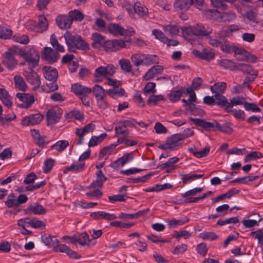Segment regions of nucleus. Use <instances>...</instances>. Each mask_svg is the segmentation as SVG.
<instances>
[{
    "label": "nucleus",
    "mask_w": 263,
    "mask_h": 263,
    "mask_svg": "<svg viewBox=\"0 0 263 263\" xmlns=\"http://www.w3.org/2000/svg\"><path fill=\"white\" fill-rule=\"evenodd\" d=\"M68 49L70 52H76L77 49L86 51L89 49V45L78 34L66 32L64 35Z\"/></svg>",
    "instance_id": "1"
},
{
    "label": "nucleus",
    "mask_w": 263,
    "mask_h": 263,
    "mask_svg": "<svg viewBox=\"0 0 263 263\" xmlns=\"http://www.w3.org/2000/svg\"><path fill=\"white\" fill-rule=\"evenodd\" d=\"M18 54L25 60L21 64L22 66L27 65L28 68H34L38 65L40 55L34 47H29L26 50L18 47Z\"/></svg>",
    "instance_id": "2"
},
{
    "label": "nucleus",
    "mask_w": 263,
    "mask_h": 263,
    "mask_svg": "<svg viewBox=\"0 0 263 263\" xmlns=\"http://www.w3.org/2000/svg\"><path fill=\"white\" fill-rule=\"evenodd\" d=\"M204 14L207 18L219 23L233 22L237 17L236 13L233 11L220 12L215 9H207L205 10Z\"/></svg>",
    "instance_id": "3"
},
{
    "label": "nucleus",
    "mask_w": 263,
    "mask_h": 263,
    "mask_svg": "<svg viewBox=\"0 0 263 263\" xmlns=\"http://www.w3.org/2000/svg\"><path fill=\"white\" fill-rule=\"evenodd\" d=\"M18 47L13 46L3 54L2 63L9 70H14L17 65V60L14 55L18 54Z\"/></svg>",
    "instance_id": "4"
},
{
    "label": "nucleus",
    "mask_w": 263,
    "mask_h": 263,
    "mask_svg": "<svg viewBox=\"0 0 263 263\" xmlns=\"http://www.w3.org/2000/svg\"><path fill=\"white\" fill-rule=\"evenodd\" d=\"M116 69V67L112 64L99 66L95 70L94 78L95 81L97 82H100L104 79H108L115 73Z\"/></svg>",
    "instance_id": "5"
},
{
    "label": "nucleus",
    "mask_w": 263,
    "mask_h": 263,
    "mask_svg": "<svg viewBox=\"0 0 263 263\" xmlns=\"http://www.w3.org/2000/svg\"><path fill=\"white\" fill-rule=\"evenodd\" d=\"M62 114V110L58 106L49 109L47 112V125H51L58 123Z\"/></svg>",
    "instance_id": "6"
},
{
    "label": "nucleus",
    "mask_w": 263,
    "mask_h": 263,
    "mask_svg": "<svg viewBox=\"0 0 263 263\" xmlns=\"http://www.w3.org/2000/svg\"><path fill=\"white\" fill-rule=\"evenodd\" d=\"M135 121L134 120H125L120 122L115 127V133L116 135H123L126 136L129 134L127 126H131L135 125Z\"/></svg>",
    "instance_id": "7"
},
{
    "label": "nucleus",
    "mask_w": 263,
    "mask_h": 263,
    "mask_svg": "<svg viewBox=\"0 0 263 263\" xmlns=\"http://www.w3.org/2000/svg\"><path fill=\"white\" fill-rule=\"evenodd\" d=\"M16 97L22 102L20 106L24 108L30 107L34 102V97L29 93H17Z\"/></svg>",
    "instance_id": "8"
},
{
    "label": "nucleus",
    "mask_w": 263,
    "mask_h": 263,
    "mask_svg": "<svg viewBox=\"0 0 263 263\" xmlns=\"http://www.w3.org/2000/svg\"><path fill=\"white\" fill-rule=\"evenodd\" d=\"M43 119V116L40 114H35L24 117L22 119V124L24 126L34 125L39 124Z\"/></svg>",
    "instance_id": "9"
},
{
    "label": "nucleus",
    "mask_w": 263,
    "mask_h": 263,
    "mask_svg": "<svg viewBox=\"0 0 263 263\" xmlns=\"http://www.w3.org/2000/svg\"><path fill=\"white\" fill-rule=\"evenodd\" d=\"M91 40H92V46L95 48L99 49L104 48L106 50V44L107 41L105 37L99 33L95 32L91 35Z\"/></svg>",
    "instance_id": "10"
},
{
    "label": "nucleus",
    "mask_w": 263,
    "mask_h": 263,
    "mask_svg": "<svg viewBox=\"0 0 263 263\" xmlns=\"http://www.w3.org/2000/svg\"><path fill=\"white\" fill-rule=\"evenodd\" d=\"M125 47V41L122 40H108L106 44V51H116Z\"/></svg>",
    "instance_id": "11"
},
{
    "label": "nucleus",
    "mask_w": 263,
    "mask_h": 263,
    "mask_svg": "<svg viewBox=\"0 0 263 263\" xmlns=\"http://www.w3.org/2000/svg\"><path fill=\"white\" fill-rule=\"evenodd\" d=\"M33 68H28L25 70L24 76L29 83L34 86H39L41 82L38 74L33 70Z\"/></svg>",
    "instance_id": "12"
},
{
    "label": "nucleus",
    "mask_w": 263,
    "mask_h": 263,
    "mask_svg": "<svg viewBox=\"0 0 263 263\" xmlns=\"http://www.w3.org/2000/svg\"><path fill=\"white\" fill-rule=\"evenodd\" d=\"M192 53L196 57L207 61L214 59L215 57L214 53L209 49L204 48L201 51L195 49L192 51Z\"/></svg>",
    "instance_id": "13"
},
{
    "label": "nucleus",
    "mask_w": 263,
    "mask_h": 263,
    "mask_svg": "<svg viewBox=\"0 0 263 263\" xmlns=\"http://www.w3.org/2000/svg\"><path fill=\"white\" fill-rule=\"evenodd\" d=\"M133 155L130 153H126L122 157L114 161L110 164V166L114 168H118L124 166L131 162L133 159Z\"/></svg>",
    "instance_id": "14"
},
{
    "label": "nucleus",
    "mask_w": 263,
    "mask_h": 263,
    "mask_svg": "<svg viewBox=\"0 0 263 263\" xmlns=\"http://www.w3.org/2000/svg\"><path fill=\"white\" fill-rule=\"evenodd\" d=\"M205 36L209 44L212 46L215 47L219 46L222 43V40H223L224 37L221 30L218 31L214 36H210L209 34L208 36Z\"/></svg>",
    "instance_id": "15"
},
{
    "label": "nucleus",
    "mask_w": 263,
    "mask_h": 263,
    "mask_svg": "<svg viewBox=\"0 0 263 263\" xmlns=\"http://www.w3.org/2000/svg\"><path fill=\"white\" fill-rule=\"evenodd\" d=\"M182 142L183 141L181 139L180 135L178 134L174 135L167 138L165 143V149L174 148L180 145L182 143Z\"/></svg>",
    "instance_id": "16"
},
{
    "label": "nucleus",
    "mask_w": 263,
    "mask_h": 263,
    "mask_svg": "<svg viewBox=\"0 0 263 263\" xmlns=\"http://www.w3.org/2000/svg\"><path fill=\"white\" fill-rule=\"evenodd\" d=\"M232 51L238 60L242 61H248L251 54L242 48L236 46L232 47Z\"/></svg>",
    "instance_id": "17"
},
{
    "label": "nucleus",
    "mask_w": 263,
    "mask_h": 263,
    "mask_svg": "<svg viewBox=\"0 0 263 263\" xmlns=\"http://www.w3.org/2000/svg\"><path fill=\"white\" fill-rule=\"evenodd\" d=\"M45 78L48 81H57L58 72L56 68L50 66H44L43 68Z\"/></svg>",
    "instance_id": "18"
},
{
    "label": "nucleus",
    "mask_w": 263,
    "mask_h": 263,
    "mask_svg": "<svg viewBox=\"0 0 263 263\" xmlns=\"http://www.w3.org/2000/svg\"><path fill=\"white\" fill-rule=\"evenodd\" d=\"M191 120L194 121L195 125L200 126L207 130H210L211 129H216V126H218V123L216 121L210 122L198 118H191Z\"/></svg>",
    "instance_id": "19"
},
{
    "label": "nucleus",
    "mask_w": 263,
    "mask_h": 263,
    "mask_svg": "<svg viewBox=\"0 0 263 263\" xmlns=\"http://www.w3.org/2000/svg\"><path fill=\"white\" fill-rule=\"evenodd\" d=\"M193 34L195 36H208L211 34L213 29L211 28L206 29L205 27L201 24H196L192 26Z\"/></svg>",
    "instance_id": "20"
},
{
    "label": "nucleus",
    "mask_w": 263,
    "mask_h": 263,
    "mask_svg": "<svg viewBox=\"0 0 263 263\" xmlns=\"http://www.w3.org/2000/svg\"><path fill=\"white\" fill-rule=\"evenodd\" d=\"M55 252H60L66 253L70 257L73 258H78V254L74 251L71 250L68 246L63 244L57 243L54 249Z\"/></svg>",
    "instance_id": "21"
},
{
    "label": "nucleus",
    "mask_w": 263,
    "mask_h": 263,
    "mask_svg": "<svg viewBox=\"0 0 263 263\" xmlns=\"http://www.w3.org/2000/svg\"><path fill=\"white\" fill-rule=\"evenodd\" d=\"M56 22L58 26L62 29H67L70 27L72 22L69 16L59 15L56 18Z\"/></svg>",
    "instance_id": "22"
},
{
    "label": "nucleus",
    "mask_w": 263,
    "mask_h": 263,
    "mask_svg": "<svg viewBox=\"0 0 263 263\" xmlns=\"http://www.w3.org/2000/svg\"><path fill=\"white\" fill-rule=\"evenodd\" d=\"M44 58L49 63H54L59 58L57 52L54 51L50 47H45L44 49Z\"/></svg>",
    "instance_id": "23"
},
{
    "label": "nucleus",
    "mask_w": 263,
    "mask_h": 263,
    "mask_svg": "<svg viewBox=\"0 0 263 263\" xmlns=\"http://www.w3.org/2000/svg\"><path fill=\"white\" fill-rule=\"evenodd\" d=\"M71 90L74 93L80 97L84 94L91 92V89L90 88L83 86L79 83L72 85Z\"/></svg>",
    "instance_id": "24"
},
{
    "label": "nucleus",
    "mask_w": 263,
    "mask_h": 263,
    "mask_svg": "<svg viewBox=\"0 0 263 263\" xmlns=\"http://www.w3.org/2000/svg\"><path fill=\"white\" fill-rule=\"evenodd\" d=\"M117 146V144H110L109 145L103 147L100 151L99 154V159L100 160H106L109 156L113 152Z\"/></svg>",
    "instance_id": "25"
},
{
    "label": "nucleus",
    "mask_w": 263,
    "mask_h": 263,
    "mask_svg": "<svg viewBox=\"0 0 263 263\" xmlns=\"http://www.w3.org/2000/svg\"><path fill=\"white\" fill-rule=\"evenodd\" d=\"M107 32L114 35H123L124 28L118 24L110 23L107 26Z\"/></svg>",
    "instance_id": "26"
},
{
    "label": "nucleus",
    "mask_w": 263,
    "mask_h": 263,
    "mask_svg": "<svg viewBox=\"0 0 263 263\" xmlns=\"http://www.w3.org/2000/svg\"><path fill=\"white\" fill-rule=\"evenodd\" d=\"M41 239L46 246L53 249L56 244L59 243V240L56 237L46 234L42 235Z\"/></svg>",
    "instance_id": "27"
},
{
    "label": "nucleus",
    "mask_w": 263,
    "mask_h": 263,
    "mask_svg": "<svg viewBox=\"0 0 263 263\" xmlns=\"http://www.w3.org/2000/svg\"><path fill=\"white\" fill-rule=\"evenodd\" d=\"M48 28V22L46 18L44 15L39 16V23L34 28V30L37 32H43Z\"/></svg>",
    "instance_id": "28"
},
{
    "label": "nucleus",
    "mask_w": 263,
    "mask_h": 263,
    "mask_svg": "<svg viewBox=\"0 0 263 263\" xmlns=\"http://www.w3.org/2000/svg\"><path fill=\"white\" fill-rule=\"evenodd\" d=\"M193 4V0H176L174 3L176 9L185 11L187 10Z\"/></svg>",
    "instance_id": "29"
},
{
    "label": "nucleus",
    "mask_w": 263,
    "mask_h": 263,
    "mask_svg": "<svg viewBox=\"0 0 263 263\" xmlns=\"http://www.w3.org/2000/svg\"><path fill=\"white\" fill-rule=\"evenodd\" d=\"M163 69V67L160 65L154 66L150 68L143 76V79L145 80L153 79L156 74L160 73Z\"/></svg>",
    "instance_id": "30"
},
{
    "label": "nucleus",
    "mask_w": 263,
    "mask_h": 263,
    "mask_svg": "<svg viewBox=\"0 0 263 263\" xmlns=\"http://www.w3.org/2000/svg\"><path fill=\"white\" fill-rule=\"evenodd\" d=\"M96 180L91 183L90 186L92 187L100 188L102 186L103 183L106 181V178L101 170H98L96 172Z\"/></svg>",
    "instance_id": "31"
},
{
    "label": "nucleus",
    "mask_w": 263,
    "mask_h": 263,
    "mask_svg": "<svg viewBox=\"0 0 263 263\" xmlns=\"http://www.w3.org/2000/svg\"><path fill=\"white\" fill-rule=\"evenodd\" d=\"M188 151L198 158L205 157L210 152V146H206L204 149L198 150L196 147H189Z\"/></svg>",
    "instance_id": "32"
},
{
    "label": "nucleus",
    "mask_w": 263,
    "mask_h": 263,
    "mask_svg": "<svg viewBox=\"0 0 263 263\" xmlns=\"http://www.w3.org/2000/svg\"><path fill=\"white\" fill-rule=\"evenodd\" d=\"M85 167V163H80L79 164H72L70 166H66L64 170L63 171V173L64 174H67L69 172H71L72 173H77L82 172Z\"/></svg>",
    "instance_id": "33"
},
{
    "label": "nucleus",
    "mask_w": 263,
    "mask_h": 263,
    "mask_svg": "<svg viewBox=\"0 0 263 263\" xmlns=\"http://www.w3.org/2000/svg\"><path fill=\"white\" fill-rule=\"evenodd\" d=\"M0 99L5 106L10 108L12 106V101L8 92L5 89H0Z\"/></svg>",
    "instance_id": "34"
},
{
    "label": "nucleus",
    "mask_w": 263,
    "mask_h": 263,
    "mask_svg": "<svg viewBox=\"0 0 263 263\" xmlns=\"http://www.w3.org/2000/svg\"><path fill=\"white\" fill-rule=\"evenodd\" d=\"M107 136L106 133H103L99 136H93L90 138L88 145L89 147H94L101 143Z\"/></svg>",
    "instance_id": "35"
},
{
    "label": "nucleus",
    "mask_w": 263,
    "mask_h": 263,
    "mask_svg": "<svg viewBox=\"0 0 263 263\" xmlns=\"http://www.w3.org/2000/svg\"><path fill=\"white\" fill-rule=\"evenodd\" d=\"M189 219L185 217L182 219L177 220L175 218H172L171 220L167 221L168 227L170 229L176 228L178 226H182L183 224L189 222Z\"/></svg>",
    "instance_id": "36"
},
{
    "label": "nucleus",
    "mask_w": 263,
    "mask_h": 263,
    "mask_svg": "<svg viewBox=\"0 0 263 263\" xmlns=\"http://www.w3.org/2000/svg\"><path fill=\"white\" fill-rule=\"evenodd\" d=\"M227 87L224 82H217L210 87V90L213 93H223Z\"/></svg>",
    "instance_id": "37"
},
{
    "label": "nucleus",
    "mask_w": 263,
    "mask_h": 263,
    "mask_svg": "<svg viewBox=\"0 0 263 263\" xmlns=\"http://www.w3.org/2000/svg\"><path fill=\"white\" fill-rule=\"evenodd\" d=\"M245 99L242 97L236 96L232 98L230 102H228L227 110L232 108L234 106L241 105L245 104Z\"/></svg>",
    "instance_id": "38"
},
{
    "label": "nucleus",
    "mask_w": 263,
    "mask_h": 263,
    "mask_svg": "<svg viewBox=\"0 0 263 263\" xmlns=\"http://www.w3.org/2000/svg\"><path fill=\"white\" fill-rule=\"evenodd\" d=\"M222 94L223 93H214V101H215V104L221 106H224L225 110H227L228 100Z\"/></svg>",
    "instance_id": "39"
},
{
    "label": "nucleus",
    "mask_w": 263,
    "mask_h": 263,
    "mask_svg": "<svg viewBox=\"0 0 263 263\" xmlns=\"http://www.w3.org/2000/svg\"><path fill=\"white\" fill-rule=\"evenodd\" d=\"M240 70L244 73L249 74L254 77H256L258 74L257 70H254L253 67L247 64H242L240 65Z\"/></svg>",
    "instance_id": "40"
},
{
    "label": "nucleus",
    "mask_w": 263,
    "mask_h": 263,
    "mask_svg": "<svg viewBox=\"0 0 263 263\" xmlns=\"http://www.w3.org/2000/svg\"><path fill=\"white\" fill-rule=\"evenodd\" d=\"M95 125L92 123H89L84 127L80 128H77L76 134L77 135L84 136L85 134L92 132L95 128Z\"/></svg>",
    "instance_id": "41"
},
{
    "label": "nucleus",
    "mask_w": 263,
    "mask_h": 263,
    "mask_svg": "<svg viewBox=\"0 0 263 263\" xmlns=\"http://www.w3.org/2000/svg\"><path fill=\"white\" fill-rule=\"evenodd\" d=\"M68 145L69 142L67 140H62L58 141L51 146V148L61 152L65 149Z\"/></svg>",
    "instance_id": "42"
},
{
    "label": "nucleus",
    "mask_w": 263,
    "mask_h": 263,
    "mask_svg": "<svg viewBox=\"0 0 263 263\" xmlns=\"http://www.w3.org/2000/svg\"><path fill=\"white\" fill-rule=\"evenodd\" d=\"M91 92H92L96 99L106 97V91L99 85H95L93 87V89H91Z\"/></svg>",
    "instance_id": "43"
},
{
    "label": "nucleus",
    "mask_w": 263,
    "mask_h": 263,
    "mask_svg": "<svg viewBox=\"0 0 263 263\" xmlns=\"http://www.w3.org/2000/svg\"><path fill=\"white\" fill-rule=\"evenodd\" d=\"M106 93L111 98H115L116 97H120L124 96L125 93L124 89L118 87L109 89L106 90Z\"/></svg>",
    "instance_id": "44"
},
{
    "label": "nucleus",
    "mask_w": 263,
    "mask_h": 263,
    "mask_svg": "<svg viewBox=\"0 0 263 263\" xmlns=\"http://www.w3.org/2000/svg\"><path fill=\"white\" fill-rule=\"evenodd\" d=\"M198 237L203 240L209 241H213L218 238V235L214 232H203L199 234Z\"/></svg>",
    "instance_id": "45"
},
{
    "label": "nucleus",
    "mask_w": 263,
    "mask_h": 263,
    "mask_svg": "<svg viewBox=\"0 0 263 263\" xmlns=\"http://www.w3.org/2000/svg\"><path fill=\"white\" fill-rule=\"evenodd\" d=\"M69 17L70 20H71V22L75 21H82L84 18L83 14L78 10H73L70 11L69 12Z\"/></svg>",
    "instance_id": "46"
},
{
    "label": "nucleus",
    "mask_w": 263,
    "mask_h": 263,
    "mask_svg": "<svg viewBox=\"0 0 263 263\" xmlns=\"http://www.w3.org/2000/svg\"><path fill=\"white\" fill-rule=\"evenodd\" d=\"M135 13L140 17H144L148 14V9L140 3H136Z\"/></svg>",
    "instance_id": "47"
},
{
    "label": "nucleus",
    "mask_w": 263,
    "mask_h": 263,
    "mask_svg": "<svg viewBox=\"0 0 263 263\" xmlns=\"http://www.w3.org/2000/svg\"><path fill=\"white\" fill-rule=\"evenodd\" d=\"M144 63L143 65H151L158 62V58L155 54H144Z\"/></svg>",
    "instance_id": "48"
},
{
    "label": "nucleus",
    "mask_w": 263,
    "mask_h": 263,
    "mask_svg": "<svg viewBox=\"0 0 263 263\" xmlns=\"http://www.w3.org/2000/svg\"><path fill=\"white\" fill-rule=\"evenodd\" d=\"M119 64L121 69L126 73H129L132 71V65L129 60L125 59H121L119 60Z\"/></svg>",
    "instance_id": "49"
},
{
    "label": "nucleus",
    "mask_w": 263,
    "mask_h": 263,
    "mask_svg": "<svg viewBox=\"0 0 263 263\" xmlns=\"http://www.w3.org/2000/svg\"><path fill=\"white\" fill-rule=\"evenodd\" d=\"M132 62L134 65L139 66L140 65H143L144 63V54L138 53L133 54L131 57Z\"/></svg>",
    "instance_id": "50"
},
{
    "label": "nucleus",
    "mask_w": 263,
    "mask_h": 263,
    "mask_svg": "<svg viewBox=\"0 0 263 263\" xmlns=\"http://www.w3.org/2000/svg\"><path fill=\"white\" fill-rule=\"evenodd\" d=\"M240 29V26L237 24H232L228 26L226 28H222L221 30L224 36H229L234 32Z\"/></svg>",
    "instance_id": "51"
},
{
    "label": "nucleus",
    "mask_w": 263,
    "mask_h": 263,
    "mask_svg": "<svg viewBox=\"0 0 263 263\" xmlns=\"http://www.w3.org/2000/svg\"><path fill=\"white\" fill-rule=\"evenodd\" d=\"M14 84L16 88L20 90H25L27 87L26 84L23 78L20 76L14 77Z\"/></svg>",
    "instance_id": "52"
},
{
    "label": "nucleus",
    "mask_w": 263,
    "mask_h": 263,
    "mask_svg": "<svg viewBox=\"0 0 263 263\" xmlns=\"http://www.w3.org/2000/svg\"><path fill=\"white\" fill-rule=\"evenodd\" d=\"M29 209L32 213L35 215H43L46 212V209L40 204L31 205Z\"/></svg>",
    "instance_id": "53"
},
{
    "label": "nucleus",
    "mask_w": 263,
    "mask_h": 263,
    "mask_svg": "<svg viewBox=\"0 0 263 263\" xmlns=\"http://www.w3.org/2000/svg\"><path fill=\"white\" fill-rule=\"evenodd\" d=\"M5 204L9 208L18 206L17 198L13 194H9L8 196L7 200L5 201Z\"/></svg>",
    "instance_id": "54"
},
{
    "label": "nucleus",
    "mask_w": 263,
    "mask_h": 263,
    "mask_svg": "<svg viewBox=\"0 0 263 263\" xmlns=\"http://www.w3.org/2000/svg\"><path fill=\"white\" fill-rule=\"evenodd\" d=\"M219 65L225 69H228L231 70L235 69L236 65L231 60L228 59H221L219 62Z\"/></svg>",
    "instance_id": "55"
},
{
    "label": "nucleus",
    "mask_w": 263,
    "mask_h": 263,
    "mask_svg": "<svg viewBox=\"0 0 263 263\" xmlns=\"http://www.w3.org/2000/svg\"><path fill=\"white\" fill-rule=\"evenodd\" d=\"M179 32V28L175 23L165 26V34L176 35Z\"/></svg>",
    "instance_id": "56"
},
{
    "label": "nucleus",
    "mask_w": 263,
    "mask_h": 263,
    "mask_svg": "<svg viewBox=\"0 0 263 263\" xmlns=\"http://www.w3.org/2000/svg\"><path fill=\"white\" fill-rule=\"evenodd\" d=\"M12 35V31L8 27L0 26V38L8 39Z\"/></svg>",
    "instance_id": "57"
},
{
    "label": "nucleus",
    "mask_w": 263,
    "mask_h": 263,
    "mask_svg": "<svg viewBox=\"0 0 263 263\" xmlns=\"http://www.w3.org/2000/svg\"><path fill=\"white\" fill-rule=\"evenodd\" d=\"M179 158L176 157L170 158L165 162V172L169 173L172 170L175 169V166L173 164L177 162Z\"/></svg>",
    "instance_id": "58"
},
{
    "label": "nucleus",
    "mask_w": 263,
    "mask_h": 263,
    "mask_svg": "<svg viewBox=\"0 0 263 263\" xmlns=\"http://www.w3.org/2000/svg\"><path fill=\"white\" fill-rule=\"evenodd\" d=\"M183 92L182 89L172 91L168 95V98L171 102H175L180 99Z\"/></svg>",
    "instance_id": "59"
},
{
    "label": "nucleus",
    "mask_w": 263,
    "mask_h": 263,
    "mask_svg": "<svg viewBox=\"0 0 263 263\" xmlns=\"http://www.w3.org/2000/svg\"><path fill=\"white\" fill-rule=\"evenodd\" d=\"M78 243L82 246L88 245L90 242L89 235L86 232L80 234L78 236Z\"/></svg>",
    "instance_id": "60"
},
{
    "label": "nucleus",
    "mask_w": 263,
    "mask_h": 263,
    "mask_svg": "<svg viewBox=\"0 0 263 263\" xmlns=\"http://www.w3.org/2000/svg\"><path fill=\"white\" fill-rule=\"evenodd\" d=\"M204 174H191L190 175L188 174H185L182 176V182L183 183H186L189 181L195 180L199 178H202Z\"/></svg>",
    "instance_id": "61"
},
{
    "label": "nucleus",
    "mask_w": 263,
    "mask_h": 263,
    "mask_svg": "<svg viewBox=\"0 0 263 263\" xmlns=\"http://www.w3.org/2000/svg\"><path fill=\"white\" fill-rule=\"evenodd\" d=\"M13 40L22 44H26L29 42V38L25 34H15L13 37Z\"/></svg>",
    "instance_id": "62"
},
{
    "label": "nucleus",
    "mask_w": 263,
    "mask_h": 263,
    "mask_svg": "<svg viewBox=\"0 0 263 263\" xmlns=\"http://www.w3.org/2000/svg\"><path fill=\"white\" fill-rule=\"evenodd\" d=\"M55 160L52 158L47 159L44 162L43 171L45 173H49L54 166Z\"/></svg>",
    "instance_id": "63"
},
{
    "label": "nucleus",
    "mask_w": 263,
    "mask_h": 263,
    "mask_svg": "<svg viewBox=\"0 0 263 263\" xmlns=\"http://www.w3.org/2000/svg\"><path fill=\"white\" fill-rule=\"evenodd\" d=\"M244 108L247 111H250L254 112H258L261 111V109L254 103H248L246 101L244 104Z\"/></svg>",
    "instance_id": "64"
}]
</instances>
